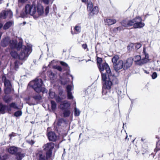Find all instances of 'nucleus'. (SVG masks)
I'll use <instances>...</instances> for the list:
<instances>
[{
  "label": "nucleus",
  "instance_id": "1",
  "mask_svg": "<svg viewBox=\"0 0 160 160\" xmlns=\"http://www.w3.org/2000/svg\"><path fill=\"white\" fill-rule=\"evenodd\" d=\"M101 73L103 81L102 96L103 99H107L112 95L110 89L112 83H117V79L115 76L111 74V72L108 73V76L106 74V72Z\"/></svg>",
  "mask_w": 160,
  "mask_h": 160
},
{
  "label": "nucleus",
  "instance_id": "2",
  "mask_svg": "<svg viewBox=\"0 0 160 160\" xmlns=\"http://www.w3.org/2000/svg\"><path fill=\"white\" fill-rule=\"evenodd\" d=\"M25 11V13H21V14L22 17L24 18L26 15L29 14L32 16L35 19L42 16L44 12L43 7L39 3H38L36 6L34 3L26 4Z\"/></svg>",
  "mask_w": 160,
  "mask_h": 160
},
{
  "label": "nucleus",
  "instance_id": "3",
  "mask_svg": "<svg viewBox=\"0 0 160 160\" xmlns=\"http://www.w3.org/2000/svg\"><path fill=\"white\" fill-rule=\"evenodd\" d=\"M20 49L21 51L18 55V58L21 60L25 59L32 52V46L30 44L27 45V46H22V43L19 42L17 50H18Z\"/></svg>",
  "mask_w": 160,
  "mask_h": 160
},
{
  "label": "nucleus",
  "instance_id": "4",
  "mask_svg": "<svg viewBox=\"0 0 160 160\" xmlns=\"http://www.w3.org/2000/svg\"><path fill=\"white\" fill-rule=\"evenodd\" d=\"M148 58V55L146 52V48L144 47L142 55L141 56L138 55L135 56L132 60L136 64L142 65L149 62Z\"/></svg>",
  "mask_w": 160,
  "mask_h": 160
},
{
  "label": "nucleus",
  "instance_id": "5",
  "mask_svg": "<svg viewBox=\"0 0 160 160\" xmlns=\"http://www.w3.org/2000/svg\"><path fill=\"white\" fill-rule=\"evenodd\" d=\"M33 88L38 93L47 92V91L43 84L42 80L41 79L36 78L34 81Z\"/></svg>",
  "mask_w": 160,
  "mask_h": 160
},
{
  "label": "nucleus",
  "instance_id": "6",
  "mask_svg": "<svg viewBox=\"0 0 160 160\" xmlns=\"http://www.w3.org/2000/svg\"><path fill=\"white\" fill-rule=\"evenodd\" d=\"M102 62V59L101 58H98L97 59V63H98V67L99 68L100 71L102 72L105 71V72L107 73H109L111 72V70L110 68L106 63H104L102 64H101L100 63Z\"/></svg>",
  "mask_w": 160,
  "mask_h": 160
},
{
  "label": "nucleus",
  "instance_id": "7",
  "mask_svg": "<svg viewBox=\"0 0 160 160\" xmlns=\"http://www.w3.org/2000/svg\"><path fill=\"white\" fill-rule=\"evenodd\" d=\"M17 43V42L16 41L10 40L9 38L8 37L5 38L1 42V44L3 47H6L9 44L12 48H14L16 47Z\"/></svg>",
  "mask_w": 160,
  "mask_h": 160
},
{
  "label": "nucleus",
  "instance_id": "8",
  "mask_svg": "<svg viewBox=\"0 0 160 160\" xmlns=\"http://www.w3.org/2000/svg\"><path fill=\"white\" fill-rule=\"evenodd\" d=\"M54 147V144L52 142L48 143L43 146V149L46 152L47 158H49L52 154V151Z\"/></svg>",
  "mask_w": 160,
  "mask_h": 160
},
{
  "label": "nucleus",
  "instance_id": "9",
  "mask_svg": "<svg viewBox=\"0 0 160 160\" xmlns=\"http://www.w3.org/2000/svg\"><path fill=\"white\" fill-rule=\"evenodd\" d=\"M2 80L4 82V92L6 94L9 93L11 90V85L10 81L6 79V77L3 76L2 77Z\"/></svg>",
  "mask_w": 160,
  "mask_h": 160
},
{
  "label": "nucleus",
  "instance_id": "10",
  "mask_svg": "<svg viewBox=\"0 0 160 160\" xmlns=\"http://www.w3.org/2000/svg\"><path fill=\"white\" fill-rule=\"evenodd\" d=\"M134 28H140L143 27L145 24L144 23L142 22V19L140 17H137L134 18Z\"/></svg>",
  "mask_w": 160,
  "mask_h": 160
},
{
  "label": "nucleus",
  "instance_id": "11",
  "mask_svg": "<svg viewBox=\"0 0 160 160\" xmlns=\"http://www.w3.org/2000/svg\"><path fill=\"white\" fill-rule=\"evenodd\" d=\"M12 16V13L10 10H7L3 12L0 14V16L1 17L4 18H11Z\"/></svg>",
  "mask_w": 160,
  "mask_h": 160
},
{
  "label": "nucleus",
  "instance_id": "12",
  "mask_svg": "<svg viewBox=\"0 0 160 160\" xmlns=\"http://www.w3.org/2000/svg\"><path fill=\"white\" fill-rule=\"evenodd\" d=\"M123 64L124 63L123 61L122 60H119L118 62L113 65L114 69L115 71H118L122 68H123Z\"/></svg>",
  "mask_w": 160,
  "mask_h": 160
},
{
  "label": "nucleus",
  "instance_id": "13",
  "mask_svg": "<svg viewBox=\"0 0 160 160\" xmlns=\"http://www.w3.org/2000/svg\"><path fill=\"white\" fill-rule=\"evenodd\" d=\"M123 69L126 70L130 68L132 65V60L131 58H128L123 62Z\"/></svg>",
  "mask_w": 160,
  "mask_h": 160
},
{
  "label": "nucleus",
  "instance_id": "14",
  "mask_svg": "<svg viewBox=\"0 0 160 160\" xmlns=\"http://www.w3.org/2000/svg\"><path fill=\"white\" fill-rule=\"evenodd\" d=\"M70 104L67 101H64L62 102L60 105V108L62 110L69 109Z\"/></svg>",
  "mask_w": 160,
  "mask_h": 160
},
{
  "label": "nucleus",
  "instance_id": "15",
  "mask_svg": "<svg viewBox=\"0 0 160 160\" xmlns=\"http://www.w3.org/2000/svg\"><path fill=\"white\" fill-rule=\"evenodd\" d=\"M48 137L50 141H55L58 138V136H57L53 132H49L48 134Z\"/></svg>",
  "mask_w": 160,
  "mask_h": 160
},
{
  "label": "nucleus",
  "instance_id": "16",
  "mask_svg": "<svg viewBox=\"0 0 160 160\" xmlns=\"http://www.w3.org/2000/svg\"><path fill=\"white\" fill-rule=\"evenodd\" d=\"M73 87L72 85H68L67 87V91L68 94V99H71L73 98V96L72 95L71 91L73 89Z\"/></svg>",
  "mask_w": 160,
  "mask_h": 160
},
{
  "label": "nucleus",
  "instance_id": "17",
  "mask_svg": "<svg viewBox=\"0 0 160 160\" xmlns=\"http://www.w3.org/2000/svg\"><path fill=\"white\" fill-rule=\"evenodd\" d=\"M104 22L106 25H110L115 23L116 20L114 19L107 18L104 19Z\"/></svg>",
  "mask_w": 160,
  "mask_h": 160
},
{
  "label": "nucleus",
  "instance_id": "18",
  "mask_svg": "<svg viewBox=\"0 0 160 160\" xmlns=\"http://www.w3.org/2000/svg\"><path fill=\"white\" fill-rule=\"evenodd\" d=\"M25 157V154L22 152L21 149L18 151L16 154V158L18 160H21Z\"/></svg>",
  "mask_w": 160,
  "mask_h": 160
},
{
  "label": "nucleus",
  "instance_id": "19",
  "mask_svg": "<svg viewBox=\"0 0 160 160\" xmlns=\"http://www.w3.org/2000/svg\"><path fill=\"white\" fill-rule=\"evenodd\" d=\"M19 149H20L19 148H18L14 146H12L8 148V151L9 153L14 154H16Z\"/></svg>",
  "mask_w": 160,
  "mask_h": 160
},
{
  "label": "nucleus",
  "instance_id": "20",
  "mask_svg": "<svg viewBox=\"0 0 160 160\" xmlns=\"http://www.w3.org/2000/svg\"><path fill=\"white\" fill-rule=\"evenodd\" d=\"M49 96L51 98H55L57 102H60L62 100V99L59 97L56 96L55 92H52L51 91H49Z\"/></svg>",
  "mask_w": 160,
  "mask_h": 160
},
{
  "label": "nucleus",
  "instance_id": "21",
  "mask_svg": "<svg viewBox=\"0 0 160 160\" xmlns=\"http://www.w3.org/2000/svg\"><path fill=\"white\" fill-rule=\"evenodd\" d=\"M37 157L38 160H45L46 158H47V157L46 158L45 157V153L42 151L37 154Z\"/></svg>",
  "mask_w": 160,
  "mask_h": 160
},
{
  "label": "nucleus",
  "instance_id": "22",
  "mask_svg": "<svg viewBox=\"0 0 160 160\" xmlns=\"http://www.w3.org/2000/svg\"><path fill=\"white\" fill-rule=\"evenodd\" d=\"M17 47H18V45H17V44L16 47L14 48H12L13 50H12L10 52L11 56L14 58H18L19 55L17 54L16 51H15V49H17Z\"/></svg>",
  "mask_w": 160,
  "mask_h": 160
},
{
  "label": "nucleus",
  "instance_id": "23",
  "mask_svg": "<svg viewBox=\"0 0 160 160\" xmlns=\"http://www.w3.org/2000/svg\"><path fill=\"white\" fill-rule=\"evenodd\" d=\"M90 12V14L91 15L96 14H98L99 12L98 8V7L95 6L92 9Z\"/></svg>",
  "mask_w": 160,
  "mask_h": 160
},
{
  "label": "nucleus",
  "instance_id": "24",
  "mask_svg": "<svg viewBox=\"0 0 160 160\" xmlns=\"http://www.w3.org/2000/svg\"><path fill=\"white\" fill-rule=\"evenodd\" d=\"M13 24V22L11 21L7 22L4 25L3 28L4 29L6 30L8 29Z\"/></svg>",
  "mask_w": 160,
  "mask_h": 160
},
{
  "label": "nucleus",
  "instance_id": "25",
  "mask_svg": "<svg viewBox=\"0 0 160 160\" xmlns=\"http://www.w3.org/2000/svg\"><path fill=\"white\" fill-rule=\"evenodd\" d=\"M6 108V106L3 104L2 103L0 102V112L2 114L4 113Z\"/></svg>",
  "mask_w": 160,
  "mask_h": 160
},
{
  "label": "nucleus",
  "instance_id": "26",
  "mask_svg": "<svg viewBox=\"0 0 160 160\" xmlns=\"http://www.w3.org/2000/svg\"><path fill=\"white\" fill-rule=\"evenodd\" d=\"M51 103L52 110L54 112L57 109V104L55 102L52 100L51 101Z\"/></svg>",
  "mask_w": 160,
  "mask_h": 160
},
{
  "label": "nucleus",
  "instance_id": "27",
  "mask_svg": "<svg viewBox=\"0 0 160 160\" xmlns=\"http://www.w3.org/2000/svg\"><path fill=\"white\" fill-rule=\"evenodd\" d=\"M119 56L117 55H115L113 57L112 59V61L113 63V65L118 62V61L119 60H119Z\"/></svg>",
  "mask_w": 160,
  "mask_h": 160
},
{
  "label": "nucleus",
  "instance_id": "28",
  "mask_svg": "<svg viewBox=\"0 0 160 160\" xmlns=\"http://www.w3.org/2000/svg\"><path fill=\"white\" fill-rule=\"evenodd\" d=\"M71 113V112L69 109L64 110L63 114L64 117H68Z\"/></svg>",
  "mask_w": 160,
  "mask_h": 160
},
{
  "label": "nucleus",
  "instance_id": "29",
  "mask_svg": "<svg viewBox=\"0 0 160 160\" xmlns=\"http://www.w3.org/2000/svg\"><path fill=\"white\" fill-rule=\"evenodd\" d=\"M80 111L76 107V103H75V105L74 107V115L75 116H78L80 114Z\"/></svg>",
  "mask_w": 160,
  "mask_h": 160
},
{
  "label": "nucleus",
  "instance_id": "30",
  "mask_svg": "<svg viewBox=\"0 0 160 160\" xmlns=\"http://www.w3.org/2000/svg\"><path fill=\"white\" fill-rule=\"evenodd\" d=\"M10 108L8 109V111H11V108H13L15 109H18V107L15 103H12L9 105Z\"/></svg>",
  "mask_w": 160,
  "mask_h": 160
},
{
  "label": "nucleus",
  "instance_id": "31",
  "mask_svg": "<svg viewBox=\"0 0 160 160\" xmlns=\"http://www.w3.org/2000/svg\"><path fill=\"white\" fill-rule=\"evenodd\" d=\"M48 74L51 80H53L54 78L55 77V74L51 71L48 72Z\"/></svg>",
  "mask_w": 160,
  "mask_h": 160
},
{
  "label": "nucleus",
  "instance_id": "32",
  "mask_svg": "<svg viewBox=\"0 0 160 160\" xmlns=\"http://www.w3.org/2000/svg\"><path fill=\"white\" fill-rule=\"evenodd\" d=\"M127 22L128 27L133 25V27L134 28V24H135L134 19L131 20L127 21Z\"/></svg>",
  "mask_w": 160,
  "mask_h": 160
},
{
  "label": "nucleus",
  "instance_id": "33",
  "mask_svg": "<svg viewBox=\"0 0 160 160\" xmlns=\"http://www.w3.org/2000/svg\"><path fill=\"white\" fill-rule=\"evenodd\" d=\"M74 29L76 32V33H79L81 31V27L78 25H76L74 28Z\"/></svg>",
  "mask_w": 160,
  "mask_h": 160
},
{
  "label": "nucleus",
  "instance_id": "34",
  "mask_svg": "<svg viewBox=\"0 0 160 160\" xmlns=\"http://www.w3.org/2000/svg\"><path fill=\"white\" fill-rule=\"evenodd\" d=\"M92 7V3L91 2H89L88 3L87 9L88 10L91 11Z\"/></svg>",
  "mask_w": 160,
  "mask_h": 160
},
{
  "label": "nucleus",
  "instance_id": "35",
  "mask_svg": "<svg viewBox=\"0 0 160 160\" xmlns=\"http://www.w3.org/2000/svg\"><path fill=\"white\" fill-rule=\"evenodd\" d=\"M11 99L10 98L8 97L5 96L3 98L4 101L6 103L9 102L11 101Z\"/></svg>",
  "mask_w": 160,
  "mask_h": 160
},
{
  "label": "nucleus",
  "instance_id": "36",
  "mask_svg": "<svg viewBox=\"0 0 160 160\" xmlns=\"http://www.w3.org/2000/svg\"><path fill=\"white\" fill-rule=\"evenodd\" d=\"M134 46L136 49H138L141 47L142 45L140 43H137L135 44Z\"/></svg>",
  "mask_w": 160,
  "mask_h": 160
},
{
  "label": "nucleus",
  "instance_id": "37",
  "mask_svg": "<svg viewBox=\"0 0 160 160\" xmlns=\"http://www.w3.org/2000/svg\"><path fill=\"white\" fill-rule=\"evenodd\" d=\"M127 23V21L123 20L121 24L123 26L128 27Z\"/></svg>",
  "mask_w": 160,
  "mask_h": 160
},
{
  "label": "nucleus",
  "instance_id": "38",
  "mask_svg": "<svg viewBox=\"0 0 160 160\" xmlns=\"http://www.w3.org/2000/svg\"><path fill=\"white\" fill-rule=\"evenodd\" d=\"M22 112L20 111H18L14 113V116L16 117H18L21 115Z\"/></svg>",
  "mask_w": 160,
  "mask_h": 160
},
{
  "label": "nucleus",
  "instance_id": "39",
  "mask_svg": "<svg viewBox=\"0 0 160 160\" xmlns=\"http://www.w3.org/2000/svg\"><path fill=\"white\" fill-rule=\"evenodd\" d=\"M53 68L57 69L59 71H61L62 70V68L59 66L58 65L54 66L53 67Z\"/></svg>",
  "mask_w": 160,
  "mask_h": 160
},
{
  "label": "nucleus",
  "instance_id": "40",
  "mask_svg": "<svg viewBox=\"0 0 160 160\" xmlns=\"http://www.w3.org/2000/svg\"><path fill=\"white\" fill-rule=\"evenodd\" d=\"M33 98L36 100H39L41 98V97L39 95L34 96L33 97Z\"/></svg>",
  "mask_w": 160,
  "mask_h": 160
},
{
  "label": "nucleus",
  "instance_id": "41",
  "mask_svg": "<svg viewBox=\"0 0 160 160\" xmlns=\"http://www.w3.org/2000/svg\"><path fill=\"white\" fill-rule=\"evenodd\" d=\"M49 8L48 6H47L45 10V12L46 14V15H48V14L49 12Z\"/></svg>",
  "mask_w": 160,
  "mask_h": 160
},
{
  "label": "nucleus",
  "instance_id": "42",
  "mask_svg": "<svg viewBox=\"0 0 160 160\" xmlns=\"http://www.w3.org/2000/svg\"><path fill=\"white\" fill-rule=\"evenodd\" d=\"M157 77V75L156 72H154L153 73L152 75V78L153 79L156 78Z\"/></svg>",
  "mask_w": 160,
  "mask_h": 160
},
{
  "label": "nucleus",
  "instance_id": "43",
  "mask_svg": "<svg viewBox=\"0 0 160 160\" xmlns=\"http://www.w3.org/2000/svg\"><path fill=\"white\" fill-rule=\"evenodd\" d=\"M60 63L62 65L64 66L65 67H68V65L65 62H63L61 61V62H60Z\"/></svg>",
  "mask_w": 160,
  "mask_h": 160
},
{
  "label": "nucleus",
  "instance_id": "44",
  "mask_svg": "<svg viewBox=\"0 0 160 160\" xmlns=\"http://www.w3.org/2000/svg\"><path fill=\"white\" fill-rule=\"evenodd\" d=\"M7 158L6 155L1 156H0V160H3Z\"/></svg>",
  "mask_w": 160,
  "mask_h": 160
},
{
  "label": "nucleus",
  "instance_id": "45",
  "mask_svg": "<svg viewBox=\"0 0 160 160\" xmlns=\"http://www.w3.org/2000/svg\"><path fill=\"white\" fill-rule=\"evenodd\" d=\"M82 48L84 49H86L87 48V44H85V43H84V44H83L82 45Z\"/></svg>",
  "mask_w": 160,
  "mask_h": 160
},
{
  "label": "nucleus",
  "instance_id": "46",
  "mask_svg": "<svg viewBox=\"0 0 160 160\" xmlns=\"http://www.w3.org/2000/svg\"><path fill=\"white\" fill-rule=\"evenodd\" d=\"M27 141L28 143L31 144H33L34 143V141L32 140H31V141Z\"/></svg>",
  "mask_w": 160,
  "mask_h": 160
},
{
  "label": "nucleus",
  "instance_id": "47",
  "mask_svg": "<svg viewBox=\"0 0 160 160\" xmlns=\"http://www.w3.org/2000/svg\"><path fill=\"white\" fill-rule=\"evenodd\" d=\"M28 0H18L19 2L22 3H24L27 1Z\"/></svg>",
  "mask_w": 160,
  "mask_h": 160
},
{
  "label": "nucleus",
  "instance_id": "48",
  "mask_svg": "<svg viewBox=\"0 0 160 160\" xmlns=\"http://www.w3.org/2000/svg\"><path fill=\"white\" fill-rule=\"evenodd\" d=\"M18 63V62L16 61L15 62V69H16L17 68H18V65H17V63Z\"/></svg>",
  "mask_w": 160,
  "mask_h": 160
},
{
  "label": "nucleus",
  "instance_id": "49",
  "mask_svg": "<svg viewBox=\"0 0 160 160\" xmlns=\"http://www.w3.org/2000/svg\"><path fill=\"white\" fill-rule=\"evenodd\" d=\"M42 1L46 4H48L49 2L48 0H42Z\"/></svg>",
  "mask_w": 160,
  "mask_h": 160
},
{
  "label": "nucleus",
  "instance_id": "50",
  "mask_svg": "<svg viewBox=\"0 0 160 160\" xmlns=\"http://www.w3.org/2000/svg\"><path fill=\"white\" fill-rule=\"evenodd\" d=\"M61 83L62 84H66V82H64L63 81V79L61 78Z\"/></svg>",
  "mask_w": 160,
  "mask_h": 160
},
{
  "label": "nucleus",
  "instance_id": "51",
  "mask_svg": "<svg viewBox=\"0 0 160 160\" xmlns=\"http://www.w3.org/2000/svg\"><path fill=\"white\" fill-rule=\"evenodd\" d=\"M117 28L118 30H121L122 29L121 27H118Z\"/></svg>",
  "mask_w": 160,
  "mask_h": 160
},
{
  "label": "nucleus",
  "instance_id": "52",
  "mask_svg": "<svg viewBox=\"0 0 160 160\" xmlns=\"http://www.w3.org/2000/svg\"><path fill=\"white\" fill-rule=\"evenodd\" d=\"M82 2L86 3L87 1L88 0H82Z\"/></svg>",
  "mask_w": 160,
  "mask_h": 160
},
{
  "label": "nucleus",
  "instance_id": "53",
  "mask_svg": "<svg viewBox=\"0 0 160 160\" xmlns=\"http://www.w3.org/2000/svg\"><path fill=\"white\" fill-rule=\"evenodd\" d=\"M144 72L145 73H147V74H148L149 73V72H148L146 70H143Z\"/></svg>",
  "mask_w": 160,
  "mask_h": 160
},
{
  "label": "nucleus",
  "instance_id": "54",
  "mask_svg": "<svg viewBox=\"0 0 160 160\" xmlns=\"http://www.w3.org/2000/svg\"><path fill=\"white\" fill-rule=\"evenodd\" d=\"M2 26V24L0 22V29Z\"/></svg>",
  "mask_w": 160,
  "mask_h": 160
},
{
  "label": "nucleus",
  "instance_id": "55",
  "mask_svg": "<svg viewBox=\"0 0 160 160\" xmlns=\"http://www.w3.org/2000/svg\"><path fill=\"white\" fill-rule=\"evenodd\" d=\"M2 3V0H0V4Z\"/></svg>",
  "mask_w": 160,
  "mask_h": 160
},
{
  "label": "nucleus",
  "instance_id": "56",
  "mask_svg": "<svg viewBox=\"0 0 160 160\" xmlns=\"http://www.w3.org/2000/svg\"><path fill=\"white\" fill-rule=\"evenodd\" d=\"M54 0H52V1L51 3H52V2Z\"/></svg>",
  "mask_w": 160,
  "mask_h": 160
},
{
  "label": "nucleus",
  "instance_id": "57",
  "mask_svg": "<svg viewBox=\"0 0 160 160\" xmlns=\"http://www.w3.org/2000/svg\"><path fill=\"white\" fill-rule=\"evenodd\" d=\"M141 140H142V141H143V140L142 139H141Z\"/></svg>",
  "mask_w": 160,
  "mask_h": 160
},
{
  "label": "nucleus",
  "instance_id": "58",
  "mask_svg": "<svg viewBox=\"0 0 160 160\" xmlns=\"http://www.w3.org/2000/svg\"><path fill=\"white\" fill-rule=\"evenodd\" d=\"M159 70L160 71V68L159 69Z\"/></svg>",
  "mask_w": 160,
  "mask_h": 160
},
{
  "label": "nucleus",
  "instance_id": "59",
  "mask_svg": "<svg viewBox=\"0 0 160 160\" xmlns=\"http://www.w3.org/2000/svg\"><path fill=\"white\" fill-rule=\"evenodd\" d=\"M127 138V137H126V139Z\"/></svg>",
  "mask_w": 160,
  "mask_h": 160
},
{
  "label": "nucleus",
  "instance_id": "60",
  "mask_svg": "<svg viewBox=\"0 0 160 160\" xmlns=\"http://www.w3.org/2000/svg\"><path fill=\"white\" fill-rule=\"evenodd\" d=\"M11 135V136H12V134H11V135Z\"/></svg>",
  "mask_w": 160,
  "mask_h": 160
}]
</instances>
